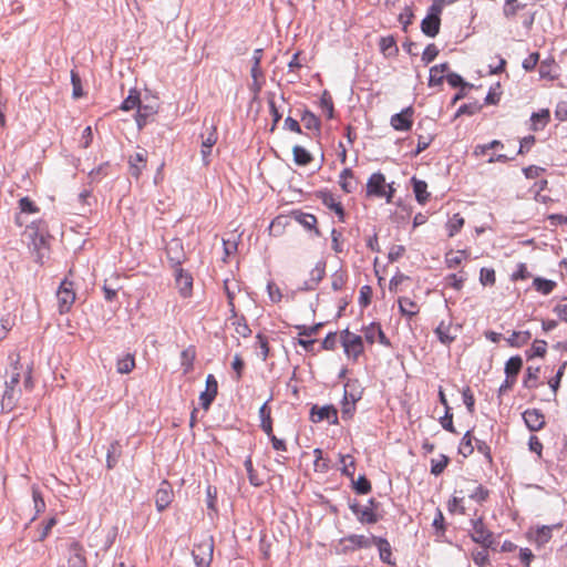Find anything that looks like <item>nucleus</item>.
Returning a JSON list of instances; mask_svg holds the SVG:
<instances>
[{"mask_svg": "<svg viewBox=\"0 0 567 567\" xmlns=\"http://www.w3.org/2000/svg\"><path fill=\"white\" fill-rule=\"evenodd\" d=\"M20 373L12 372L9 380L4 383V391L1 399V410L3 412H10L16 406L21 396V389L19 388Z\"/></svg>", "mask_w": 567, "mask_h": 567, "instance_id": "obj_1", "label": "nucleus"}, {"mask_svg": "<svg viewBox=\"0 0 567 567\" xmlns=\"http://www.w3.org/2000/svg\"><path fill=\"white\" fill-rule=\"evenodd\" d=\"M214 539L212 536L205 537L194 545L192 555L196 567H209L213 560Z\"/></svg>", "mask_w": 567, "mask_h": 567, "instance_id": "obj_2", "label": "nucleus"}, {"mask_svg": "<svg viewBox=\"0 0 567 567\" xmlns=\"http://www.w3.org/2000/svg\"><path fill=\"white\" fill-rule=\"evenodd\" d=\"M340 341L346 354L348 357H352L354 360H357L364 351L362 337L349 331V329L341 331Z\"/></svg>", "mask_w": 567, "mask_h": 567, "instance_id": "obj_3", "label": "nucleus"}, {"mask_svg": "<svg viewBox=\"0 0 567 567\" xmlns=\"http://www.w3.org/2000/svg\"><path fill=\"white\" fill-rule=\"evenodd\" d=\"M58 307L61 315L70 311L75 301L73 282L64 279L56 291Z\"/></svg>", "mask_w": 567, "mask_h": 567, "instance_id": "obj_4", "label": "nucleus"}, {"mask_svg": "<svg viewBox=\"0 0 567 567\" xmlns=\"http://www.w3.org/2000/svg\"><path fill=\"white\" fill-rule=\"evenodd\" d=\"M472 534L473 542L482 545L485 548H489L493 543V534L485 527L483 518L472 519Z\"/></svg>", "mask_w": 567, "mask_h": 567, "instance_id": "obj_5", "label": "nucleus"}, {"mask_svg": "<svg viewBox=\"0 0 567 567\" xmlns=\"http://www.w3.org/2000/svg\"><path fill=\"white\" fill-rule=\"evenodd\" d=\"M166 256L172 268H178L185 262L186 254L183 241L179 238L171 239L166 245Z\"/></svg>", "mask_w": 567, "mask_h": 567, "instance_id": "obj_6", "label": "nucleus"}, {"mask_svg": "<svg viewBox=\"0 0 567 567\" xmlns=\"http://www.w3.org/2000/svg\"><path fill=\"white\" fill-rule=\"evenodd\" d=\"M174 493L172 485L167 481H163L159 484L158 489L155 493V505L158 512L165 511L173 502Z\"/></svg>", "mask_w": 567, "mask_h": 567, "instance_id": "obj_7", "label": "nucleus"}, {"mask_svg": "<svg viewBox=\"0 0 567 567\" xmlns=\"http://www.w3.org/2000/svg\"><path fill=\"white\" fill-rule=\"evenodd\" d=\"M414 110L412 106H408L402 112L391 116L390 123L395 131H409L412 127V116Z\"/></svg>", "mask_w": 567, "mask_h": 567, "instance_id": "obj_8", "label": "nucleus"}, {"mask_svg": "<svg viewBox=\"0 0 567 567\" xmlns=\"http://www.w3.org/2000/svg\"><path fill=\"white\" fill-rule=\"evenodd\" d=\"M218 392V383L213 374L206 378V390L200 393L199 401L204 410H208Z\"/></svg>", "mask_w": 567, "mask_h": 567, "instance_id": "obj_9", "label": "nucleus"}, {"mask_svg": "<svg viewBox=\"0 0 567 567\" xmlns=\"http://www.w3.org/2000/svg\"><path fill=\"white\" fill-rule=\"evenodd\" d=\"M385 194L386 189L384 175L380 172L372 174L367 183V195L381 198L384 197Z\"/></svg>", "mask_w": 567, "mask_h": 567, "instance_id": "obj_10", "label": "nucleus"}, {"mask_svg": "<svg viewBox=\"0 0 567 567\" xmlns=\"http://www.w3.org/2000/svg\"><path fill=\"white\" fill-rule=\"evenodd\" d=\"M326 275V262L319 261L316 264L315 268L310 271V278L306 280L300 287L301 291H310L315 290Z\"/></svg>", "mask_w": 567, "mask_h": 567, "instance_id": "obj_11", "label": "nucleus"}, {"mask_svg": "<svg viewBox=\"0 0 567 567\" xmlns=\"http://www.w3.org/2000/svg\"><path fill=\"white\" fill-rule=\"evenodd\" d=\"M317 197L321 199L322 204L329 209L333 210L340 221H344L346 213L342 204L338 202L333 194L328 190H320L317 193Z\"/></svg>", "mask_w": 567, "mask_h": 567, "instance_id": "obj_12", "label": "nucleus"}, {"mask_svg": "<svg viewBox=\"0 0 567 567\" xmlns=\"http://www.w3.org/2000/svg\"><path fill=\"white\" fill-rule=\"evenodd\" d=\"M291 217L300 225H302L307 230H312L315 236H321V231L317 227L318 220L315 215L296 209L291 212Z\"/></svg>", "mask_w": 567, "mask_h": 567, "instance_id": "obj_13", "label": "nucleus"}, {"mask_svg": "<svg viewBox=\"0 0 567 567\" xmlns=\"http://www.w3.org/2000/svg\"><path fill=\"white\" fill-rule=\"evenodd\" d=\"M175 281L182 297H189L193 288V277L189 272L184 271L182 267L175 268Z\"/></svg>", "mask_w": 567, "mask_h": 567, "instance_id": "obj_14", "label": "nucleus"}, {"mask_svg": "<svg viewBox=\"0 0 567 567\" xmlns=\"http://www.w3.org/2000/svg\"><path fill=\"white\" fill-rule=\"evenodd\" d=\"M523 419L525 421L526 426L532 432H537L542 430L545 425V416L537 409H528L523 413Z\"/></svg>", "mask_w": 567, "mask_h": 567, "instance_id": "obj_15", "label": "nucleus"}, {"mask_svg": "<svg viewBox=\"0 0 567 567\" xmlns=\"http://www.w3.org/2000/svg\"><path fill=\"white\" fill-rule=\"evenodd\" d=\"M310 420L315 423L321 422L323 420L337 423V410L332 405H327L322 408L313 406L310 412Z\"/></svg>", "mask_w": 567, "mask_h": 567, "instance_id": "obj_16", "label": "nucleus"}, {"mask_svg": "<svg viewBox=\"0 0 567 567\" xmlns=\"http://www.w3.org/2000/svg\"><path fill=\"white\" fill-rule=\"evenodd\" d=\"M147 151L142 150L128 157L130 173L136 179L141 176L143 168L146 166Z\"/></svg>", "mask_w": 567, "mask_h": 567, "instance_id": "obj_17", "label": "nucleus"}, {"mask_svg": "<svg viewBox=\"0 0 567 567\" xmlns=\"http://www.w3.org/2000/svg\"><path fill=\"white\" fill-rule=\"evenodd\" d=\"M452 323L451 321L445 322L441 321L436 329L434 330L437 339L441 343L445 346H450L457 337V328L454 329V332H452Z\"/></svg>", "mask_w": 567, "mask_h": 567, "instance_id": "obj_18", "label": "nucleus"}, {"mask_svg": "<svg viewBox=\"0 0 567 567\" xmlns=\"http://www.w3.org/2000/svg\"><path fill=\"white\" fill-rule=\"evenodd\" d=\"M373 545L378 547L380 559L391 566H394L395 563L391 560L392 557V548L388 539L379 536H372Z\"/></svg>", "mask_w": 567, "mask_h": 567, "instance_id": "obj_19", "label": "nucleus"}, {"mask_svg": "<svg viewBox=\"0 0 567 567\" xmlns=\"http://www.w3.org/2000/svg\"><path fill=\"white\" fill-rule=\"evenodd\" d=\"M363 389L360 385L359 380L350 379L344 384L343 399L350 400L351 402H358L362 396Z\"/></svg>", "mask_w": 567, "mask_h": 567, "instance_id": "obj_20", "label": "nucleus"}, {"mask_svg": "<svg viewBox=\"0 0 567 567\" xmlns=\"http://www.w3.org/2000/svg\"><path fill=\"white\" fill-rule=\"evenodd\" d=\"M450 65L447 62L434 65L430 69L429 86L441 85L444 81V73L447 72Z\"/></svg>", "mask_w": 567, "mask_h": 567, "instance_id": "obj_21", "label": "nucleus"}, {"mask_svg": "<svg viewBox=\"0 0 567 567\" xmlns=\"http://www.w3.org/2000/svg\"><path fill=\"white\" fill-rule=\"evenodd\" d=\"M441 27V18H432L426 16L421 22L422 32L430 38L439 34Z\"/></svg>", "mask_w": 567, "mask_h": 567, "instance_id": "obj_22", "label": "nucleus"}, {"mask_svg": "<svg viewBox=\"0 0 567 567\" xmlns=\"http://www.w3.org/2000/svg\"><path fill=\"white\" fill-rule=\"evenodd\" d=\"M260 427L267 434L271 435L272 432V420L271 410L268 406V401L265 402L259 409Z\"/></svg>", "mask_w": 567, "mask_h": 567, "instance_id": "obj_23", "label": "nucleus"}, {"mask_svg": "<svg viewBox=\"0 0 567 567\" xmlns=\"http://www.w3.org/2000/svg\"><path fill=\"white\" fill-rule=\"evenodd\" d=\"M411 183L413 185V192L415 198L420 204H425L429 200L430 193L427 192V184L424 181L417 179L415 176L412 177Z\"/></svg>", "mask_w": 567, "mask_h": 567, "instance_id": "obj_24", "label": "nucleus"}, {"mask_svg": "<svg viewBox=\"0 0 567 567\" xmlns=\"http://www.w3.org/2000/svg\"><path fill=\"white\" fill-rule=\"evenodd\" d=\"M261 59H262V50L256 49L254 51L252 66L250 70L251 78L254 79V84L256 86V91L260 90V85L257 83V81H258V78L262 76V71L260 69Z\"/></svg>", "mask_w": 567, "mask_h": 567, "instance_id": "obj_25", "label": "nucleus"}, {"mask_svg": "<svg viewBox=\"0 0 567 567\" xmlns=\"http://www.w3.org/2000/svg\"><path fill=\"white\" fill-rule=\"evenodd\" d=\"M549 118L550 114L548 110H542L539 112L533 113L530 116V130L535 132L543 130L548 124Z\"/></svg>", "mask_w": 567, "mask_h": 567, "instance_id": "obj_26", "label": "nucleus"}, {"mask_svg": "<svg viewBox=\"0 0 567 567\" xmlns=\"http://www.w3.org/2000/svg\"><path fill=\"white\" fill-rule=\"evenodd\" d=\"M301 122L307 130L316 131L318 135L321 130V122L319 117L309 110H305L301 114Z\"/></svg>", "mask_w": 567, "mask_h": 567, "instance_id": "obj_27", "label": "nucleus"}, {"mask_svg": "<svg viewBox=\"0 0 567 567\" xmlns=\"http://www.w3.org/2000/svg\"><path fill=\"white\" fill-rule=\"evenodd\" d=\"M156 113L157 111L154 106L140 104L136 114L137 127L142 130L146 125L148 117L154 116Z\"/></svg>", "mask_w": 567, "mask_h": 567, "instance_id": "obj_28", "label": "nucleus"}, {"mask_svg": "<svg viewBox=\"0 0 567 567\" xmlns=\"http://www.w3.org/2000/svg\"><path fill=\"white\" fill-rule=\"evenodd\" d=\"M398 302L400 312L408 318H412L419 312L417 303L408 297L399 298Z\"/></svg>", "mask_w": 567, "mask_h": 567, "instance_id": "obj_29", "label": "nucleus"}, {"mask_svg": "<svg viewBox=\"0 0 567 567\" xmlns=\"http://www.w3.org/2000/svg\"><path fill=\"white\" fill-rule=\"evenodd\" d=\"M523 368V359L519 355H514L505 363V374L507 378L515 379Z\"/></svg>", "mask_w": 567, "mask_h": 567, "instance_id": "obj_30", "label": "nucleus"}, {"mask_svg": "<svg viewBox=\"0 0 567 567\" xmlns=\"http://www.w3.org/2000/svg\"><path fill=\"white\" fill-rule=\"evenodd\" d=\"M196 358V351L194 347H188L181 353V364L185 374L189 373L194 367V360Z\"/></svg>", "mask_w": 567, "mask_h": 567, "instance_id": "obj_31", "label": "nucleus"}, {"mask_svg": "<svg viewBox=\"0 0 567 567\" xmlns=\"http://www.w3.org/2000/svg\"><path fill=\"white\" fill-rule=\"evenodd\" d=\"M293 161L299 166H307L312 162V155L302 146L296 145L292 148Z\"/></svg>", "mask_w": 567, "mask_h": 567, "instance_id": "obj_32", "label": "nucleus"}, {"mask_svg": "<svg viewBox=\"0 0 567 567\" xmlns=\"http://www.w3.org/2000/svg\"><path fill=\"white\" fill-rule=\"evenodd\" d=\"M532 338L528 330L514 331L509 338L506 339L507 343L513 348H520L525 346Z\"/></svg>", "mask_w": 567, "mask_h": 567, "instance_id": "obj_33", "label": "nucleus"}, {"mask_svg": "<svg viewBox=\"0 0 567 567\" xmlns=\"http://www.w3.org/2000/svg\"><path fill=\"white\" fill-rule=\"evenodd\" d=\"M540 368L539 367H527L526 373L523 380V385L526 389H536L538 386V374Z\"/></svg>", "mask_w": 567, "mask_h": 567, "instance_id": "obj_34", "label": "nucleus"}, {"mask_svg": "<svg viewBox=\"0 0 567 567\" xmlns=\"http://www.w3.org/2000/svg\"><path fill=\"white\" fill-rule=\"evenodd\" d=\"M379 47L381 52L386 56L395 55L399 51L395 39L392 35L382 37Z\"/></svg>", "mask_w": 567, "mask_h": 567, "instance_id": "obj_35", "label": "nucleus"}, {"mask_svg": "<svg viewBox=\"0 0 567 567\" xmlns=\"http://www.w3.org/2000/svg\"><path fill=\"white\" fill-rule=\"evenodd\" d=\"M135 367L134 355L127 353L116 362V371L121 374L130 373Z\"/></svg>", "mask_w": 567, "mask_h": 567, "instance_id": "obj_36", "label": "nucleus"}, {"mask_svg": "<svg viewBox=\"0 0 567 567\" xmlns=\"http://www.w3.org/2000/svg\"><path fill=\"white\" fill-rule=\"evenodd\" d=\"M73 553L70 555L68 559V567H86V559L80 553L79 545H72Z\"/></svg>", "mask_w": 567, "mask_h": 567, "instance_id": "obj_37", "label": "nucleus"}, {"mask_svg": "<svg viewBox=\"0 0 567 567\" xmlns=\"http://www.w3.org/2000/svg\"><path fill=\"white\" fill-rule=\"evenodd\" d=\"M533 286L538 292L543 295H549L556 287V282L553 280L537 277L534 279Z\"/></svg>", "mask_w": 567, "mask_h": 567, "instance_id": "obj_38", "label": "nucleus"}, {"mask_svg": "<svg viewBox=\"0 0 567 567\" xmlns=\"http://www.w3.org/2000/svg\"><path fill=\"white\" fill-rule=\"evenodd\" d=\"M357 519L362 524H375L379 522L380 516L373 512V508L363 506Z\"/></svg>", "mask_w": 567, "mask_h": 567, "instance_id": "obj_39", "label": "nucleus"}, {"mask_svg": "<svg viewBox=\"0 0 567 567\" xmlns=\"http://www.w3.org/2000/svg\"><path fill=\"white\" fill-rule=\"evenodd\" d=\"M244 466L247 471V475H248V480H249L250 484L256 487L261 486L264 484V481L258 476L257 472L255 471V468L252 466L251 456H248L245 460Z\"/></svg>", "mask_w": 567, "mask_h": 567, "instance_id": "obj_40", "label": "nucleus"}, {"mask_svg": "<svg viewBox=\"0 0 567 567\" xmlns=\"http://www.w3.org/2000/svg\"><path fill=\"white\" fill-rule=\"evenodd\" d=\"M141 104L140 92L136 89H132L128 93V96L122 102L121 109L123 111H130L135 109Z\"/></svg>", "mask_w": 567, "mask_h": 567, "instance_id": "obj_41", "label": "nucleus"}, {"mask_svg": "<svg viewBox=\"0 0 567 567\" xmlns=\"http://www.w3.org/2000/svg\"><path fill=\"white\" fill-rule=\"evenodd\" d=\"M340 462L342 464L341 473L353 481L354 477V460L351 455L340 454Z\"/></svg>", "mask_w": 567, "mask_h": 567, "instance_id": "obj_42", "label": "nucleus"}, {"mask_svg": "<svg viewBox=\"0 0 567 567\" xmlns=\"http://www.w3.org/2000/svg\"><path fill=\"white\" fill-rule=\"evenodd\" d=\"M458 452L467 457L474 452L473 437L471 435V431H467L463 439L461 440Z\"/></svg>", "mask_w": 567, "mask_h": 567, "instance_id": "obj_43", "label": "nucleus"}, {"mask_svg": "<svg viewBox=\"0 0 567 567\" xmlns=\"http://www.w3.org/2000/svg\"><path fill=\"white\" fill-rule=\"evenodd\" d=\"M352 487L360 495L368 494L372 489L370 481L364 475L359 476L357 481L353 480Z\"/></svg>", "mask_w": 567, "mask_h": 567, "instance_id": "obj_44", "label": "nucleus"}, {"mask_svg": "<svg viewBox=\"0 0 567 567\" xmlns=\"http://www.w3.org/2000/svg\"><path fill=\"white\" fill-rule=\"evenodd\" d=\"M233 319H234V321L231 323L235 327V331L244 338L249 337L251 333V330L247 323L246 318L244 316H240V317L237 316V318H233Z\"/></svg>", "mask_w": 567, "mask_h": 567, "instance_id": "obj_45", "label": "nucleus"}, {"mask_svg": "<svg viewBox=\"0 0 567 567\" xmlns=\"http://www.w3.org/2000/svg\"><path fill=\"white\" fill-rule=\"evenodd\" d=\"M550 538H551V528L549 526H542V527L537 528L535 536H534V542L537 544L538 547H540V546L545 545L546 543H548Z\"/></svg>", "mask_w": 567, "mask_h": 567, "instance_id": "obj_46", "label": "nucleus"}, {"mask_svg": "<svg viewBox=\"0 0 567 567\" xmlns=\"http://www.w3.org/2000/svg\"><path fill=\"white\" fill-rule=\"evenodd\" d=\"M449 462L450 458L444 454H441L439 460H431V474L435 476L442 474L446 468Z\"/></svg>", "mask_w": 567, "mask_h": 567, "instance_id": "obj_47", "label": "nucleus"}, {"mask_svg": "<svg viewBox=\"0 0 567 567\" xmlns=\"http://www.w3.org/2000/svg\"><path fill=\"white\" fill-rule=\"evenodd\" d=\"M547 343L544 340H535L532 349L526 352L527 359H533L534 357L543 358L546 354Z\"/></svg>", "mask_w": 567, "mask_h": 567, "instance_id": "obj_48", "label": "nucleus"}, {"mask_svg": "<svg viewBox=\"0 0 567 567\" xmlns=\"http://www.w3.org/2000/svg\"><path fill=\"white\" fill-rule=\"evenodd\" d=\"M320 105H321L322 110L326 111L328 118H332L334 107H333L332 97L328 91H323L321 99H320Z\"/></svg>", "mask_w": 567, "mask_h": 567, "instance_id": "obj_49", "label": "nucleus"}, {"mask_svg": "<svg viewBox=\"0 0 567 567\" xmlns=\"http://www.w3.org/2000/svg\"><path fill=\"white\" fill-rule=\"evenodd\" d=\"M464 225V218L460 214H455L447 223L449 236L453 237Z\"/></svg>", "mask_w": 567, "mask_h": 567, "instance_id": "obj_50", "label": "nucleus"}, {"mask_svg": "<svg viewBox=\"0 0 567 567\" xmlns=\"http://www.w3.org/2000/svg\"><path fill=\"white\" fill-rule=\"evenodd\" d=\"M523 8H525V4L517 2V0H507L505 1L503 13L506 18H513Z\"/></svg>", "mask_w": 567, "mask_h": 567, "instance_id": "obj_51", "label": "nucleus"}, {"mask_svg": "<svg viewBox=\"0 0 567 567\" xmlns=\"http://www.w3.org/2000/svg\"><path fill=\"white\" fill-rule=\"evenodd\" d=\"M480 281L483 286H493L496 281L495 270L493 268H482Z\"/></svg>", "mask_w": 567, "mask_h": 567, "instance_id": "obj_52", "label": "nucleus"}, {"mask_svg": "<svg viewBox=\"0 0 567 567\" xmlns=\"http://www.w3.org/2000/svg\"><path fill=\"white\" fill-rule=\"evenodd\" d=\"M467 257V252L465 250H457L455 254L451 252L446 255V264L449 268H455L458 266L463 259Z\"/></svg>", "mask_w": 567, "mask_h": 567, "instance_id": "obj_53", "label": "nucleus"}, {"mask_svg": "<svg viewBox=\"0 0 567 567\" xmlns=\"http://www.w3.org/2000/svg\"><path fill=\"white\" fill-rule=\"evenodd\" d=\"M432 141H433V136L431 134H426V135L417 134V146H416V150L412 153V156L415 157L420 153L425 151L430 146Z\"/></svg>", "mask_w": 567, "mask_h": 567, "instance_id": "obj_54", "label": "nucleus"}, {"mask_svg": "<svg viewBox=\"0 0 567 567\" xmlns=\"http://www.w3.org/2000/svg\"><path fill=\"white\" fill-rule=\"evenodd\" d=\"M120 454V444L117 442H113L107 450V467L113 468L117 462V457Z\"/></svg>", "mask_w": 567, "mask_h": 567, "instance_id": "obj_55", "label": "nucleus"}, {"mask_svg": "<svg viewBox=\"0 0 567 567\" xmlns=\"http://www.w3.org/2000/svg\"><path fill=\"white\" fill-rule=\"evenodd\" d=\"M439 53H440L439 48L434 43H430L426 45L425 50L422 53V61L425 64H429L436 59Z\"/></svg>", "mask_w": 567, "mask_h": 567, "instance_id": "obj_56", "label": "nucleus"}, {"mask_svg": "<svg viewBox=\"0 0 567 567\" xmlns=\"http://www.w3.org/2000/svg\"><path fill=\"white\" fill-rule=\"evenodd\" d=\"M481 110H482V105L478 104L477 102L466 103V104H463L462 106H460V109L456 112V116L474 115V114L478 113Z\"/></svg>", "mask_w": 567, "mask_h": 567, "instance_id": "obj_57", "label": "nucleus"}, {"mask_svg": "<svg viewBox=\"0 0 567 567\" xmlns=\"http://www.w3.org/2000/svg\"><path fill=\"white\" fill-rule=\"evenodd\" d=\"M349 542L359 548H369L373 545L372 537L368 538L363 535H351Z\"/></svg>", "mask_w": 567, "mask_h": 567, "instance_id": "obj_58", "label": "nucleus"}, {"mask_svg": "<svg viewBox=\"0 0 567 567\" xmlns=\"http://www.w3.org/2000/svg\"><path fill=\"white\" fill-rule=\"evenodd\" d=\"M446 81L449 82V84L453 87H472L473 85L465 82L461 75H458L457 73H454V72H450L446 74Z\"/></svg>", "mask_w": 567, "mask_h": 567, "instance_id": "obj_59", "label": "nucleus"}, {"mask_svg": "<svg viewBox=\"0 0 567 567\" xmlns=\"http://www.w3.org/2000/svg\"><path fill=\"white\" fill-rule=\"evenodd\" d=\"M202 144L206 148L213 147L217 142V127L215 125H212L209 128H207V135H202Z\"/></svg>", "mask_w": 567, "mask_h": 567, "instance_id": "obj_60", "label": "nucleus"}, {"mask_svg": "<svg viewBox=\"0 0 567 567\" xmlns=\"http://www.w3.org/2000/svg\"><path fill=\"white\" fill-rule=\"evenodd\" d=\"M413 18H414V14H413L411 7L406 6L398 18V20L402 24V28L404 31H406L408 25H410L413 22Z\"/></svg>", "mask_w": 567, "mask_h": 567, "instance_id": "obj_61", "label": "nucleus"}, {"mask_svg": "<svg viewBox=\"0 0 567 567\" xmlns=\"http://www.w3.org/2000/svg\"><path fill=\"white\" fill-rule=\"evenodd\" d=\"M32 497H33V503H34L35 515L44 512L45 502H44L40 491L35 486L32 487Z\"/></svg>", "mask_w": 567, "mask_h": 567, "instance_id": "obj_62", "label": "nucleus"}, {"mask_svg": "<svg viewBox=\"0 0 567 567\" xmlns=\"http://www.w3.org/2000/svg\"><path fill=\"white\" fill-rule=\"evenodd\" d=\"M71 83L73 87L72 95L74 99L83 96V90L81 84V78L75 71H71Z\"/></svg>", "mask_w": 567, "mask_h": 567, "instance_id": "obj_63", "label": "nucleus"}, {"mask_svg": "<svg viewBox=\"0 0 567 567\" xmlns=\"http://www.w3.org/2000/svg\"><path fill=\"white\" fill-rule=\"evenodd\" d=\"M489 491L483 485H477L475 489L470 494V498L477 503H483L488 498Z\"/></svg>", "mask_w": 567, "mask_h": 567, "instance_id": "obj_64", "label": "nucleus"}]
</instances>
